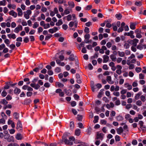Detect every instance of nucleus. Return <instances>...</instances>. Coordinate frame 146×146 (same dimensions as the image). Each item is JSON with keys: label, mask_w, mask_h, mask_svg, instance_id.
Here are the masks:
<instances>
[{"label": "nucleus", "mask_w": 146, "mask_h": 146, "mask_svg": "<svg viewBox=\"0 0 146 146\" xmlns=\"http://www.w3.org/2000/svg\"><path fill=\"white\" fill-rule=\"evenodd\" d=\"M84 31L85 33H88L90 32L89 29L88 27H86L85 28Z\"/></svg>", "instance_id": "64"}, {"label": "nucleus", "mask_w": 146, "mask_h": 146, "mask_svg": "<svg viewBox=\"0 0 146 146\" xmlns=\"http://www.w3.org/2000/svg\"><path fill=\"white\" fill-rule=\"evenodd\" d=\"M106 80L110 84H112L114 83V82L112 80L110 76H108L106 77Z\"/></svg>", "instance_id": "7"}, {"label": "nucleus", "mask_w": 146, "mask_h": 146, "mask_svg": "<svg viewBox=\"0 0 146 146\" xmlns=\"http://www.w3.org/2000/svg\"><path fill=\"white\" fill-rule=\"evenodd\" d=\"M142 94V93L141 92H139L138 93L136 94L135 96V99L136 100H138L140 96H141Z\"/></svg>", "instance_id": "12"}, {"label": "nucleus", "mask_w": 146, "mask_h": 146, "mask_svg": "<svg viewBox=\"0 0 146 146\" xmlns=\"http://www.w3.org/2000/svg\"><path fill=\"white\" fill-rule=\"evenodd\" d=\"M17 129L19 131H21L22 130V126L21 122L19 120H18L17 123Z\"/></svg>", "instance_id": "3"}, {"label": "nucleus", "mask_w": 146, "mask_h": 146, "mask_svg": "<svg viewBox=\"0 0 146 146\" xmlns=\"http://www.w3.org/2000/svg\"><path fill=\"white\" fill-rule=\"evenodd\" d=\"M65 17H66L68 21H69L72 20V15H69Z\"/></svg>", "instance_id": "32"}, {"label": "nucleus", "mask_w": 146, "mask_h": 146, "mask_svg": "<svg viewBox=\"0 0 146 146\" xmlns=\"http://www.w3.org/2000/svg\"><path fill=\"white\" fill-rule=\"evenodd\" d=\"M112 44L111 42H108L106 44L107 47L108 48H110L112 46Z\"/></svg>", "instance_id": "36"}, {"label": "nucleus", "mask_w": 146, "mask_h": 146, "mask_svg": "<svg viewBox=\"0 0 146 146\" xmlns=\"http://www.w3.org/2000/svg\"><path fill=\"white\" fill-rule=\"evenodd\" d=\"M18 140H21L22 139V136L20 133H18L15 137Z\"/></svg>", "instance_id": "19"}, {"label": "nucleus", "mask_w": 146, "mask_h": 146, "mask_svg": "<svg viewBox=\"0 0 146 146\" xmlns=\"http://www.w3.org/2000/svg\"><path fill=\"white\" fill-rule=\"evenodd\" d=\"M135 4L137 6H140L142 4L140 1H136L135 2Z\"/></svg>", "instance_id": "54"}, {"label": "nucleus", "mask_w": 146, "mask_h": 146, "mask_svg": "<svg viewBox=\"0 0 146 146\" xmlns=\"http://www.w3.org/2000/svg\"><path fill=\"white\" fill-rule=\"evenodd\" d=\"M5 120L4 118H2L0 119V124H4L5 123Z\"/></svg>", "instance_id": "46"}, {"label": "nucleus", "mask_w": 146, "mask_h": 146, "mask_svg": "<svg viewBox=\"0 0 146 146\" xmlns=\"http://www.w3.org/2000/svg\"><path fill=\"white\" fill-rule=\"evenodd\" d=\"M21 90L17 88H16L14 90V93L16 95L19 94Z\"/></svg>", "instance_id": "15"}, {"label": "nucleus", "mask_w": 146, "mask_h": 146, "mask_svg": "<svg viewBox=\"0 0 146 146\" xmlns=\"http://www.w3.org/2000/svg\"><path fill=\"white\" fill-rule=\"evenodd\" d=\"M131 115L129 114H127L125 115V119L128 120L130 118Z\"/></svg>", "instance_id": "59"}, {"label": "nucleus", "mask_w": 146, "mask_h": 146, "mask_svg": "<svg viewBox=\"0 0 146 146\" xmlns=\"http://www.w3.org/2000/svg\"><path fill=\"white\" fill-rule=\"evenodd\" d=\"M137 49L141 50L143 48V46L142 45L140 44L137 46Z\"/></svg>", "instance_id": "42"}, {"label": "nucleus", "mask_w": 146, "mask_h": 146, "mask_svg": "<svg viewBox=\"0 0 146 146\" xmlns=\"http://www.w3.org/2000/svg\"><path fill=\"white\" fill-rule=\"evenodd\" d=\"M22 26L21 25H19L15 29L14 32L15 33H18L20 31H22Z\"/></svg>", "instance_id": "5"}, {"label": "nucleus", "mask_w": 146, "mask_h": 146, "mask_svg": "<svg viewBox=\"0 0 146 146\" xmlns=\"http://www.w3.org/2000/svg\"><path fill=\"white\" fill-rule=\"evenodd\" d=\"M14 138L13 136H9V138L7 139V141L9 142H10L12 141H14Z\"/></svg>", "instance_id": "23"}, {"label": "nucleus", "mask_w": 146, "mask_h": 146, "mask_svg": "<svg viewBox=\"0 0 146 146\" xmlns=\"http://www.w3.org/2000/svg\"><path fill=\"white\" fill-rule=\"evenodd\" d=\"M112 72L108 71H106L103 74L104 76H108L110 74V73H111Z\"/></svg>", "instance_id": "40"}, {"label": "nucleus", "mask_w": 146, "mask_h": 146, "mask_svg": "<svg viewBox=\"0 0 146 146\" xmlns=\"http://www.w3.org/2000/svg\"><path fill=\"white\" fill-rule=\"evenodd\" d=\"M30 86L34 88L36 90H37L40 87V86L38 84H36L35 83H31L30 84Z\"/></svg>", "instance_id": "6"}, {"label": "nucleus", "mask_w": 146, "mask_h": 146, "mask_svg": "<svg viewBox=\"0 0 146 146\" xmlns=\"http://www.w3.org/2000/svg\"><path fill=\"white\" fill-rule=\"evenodd\" d=\"M4 42L7 45H9L10 44V41L8 39H6L4 40Z\"/></svg>", "instance_id": "57"}, {"label": "nucleus", "mask_w": 146, "mask_h": 146, "mask_svg": "<svg viewBox=\"0 0 146 146\" xmlns=\"http://www.w3.org/2000/svg\"><path fill=\"white\" fill-rule=\"evenodd\" d=\"M80 133V130L79 129H77L75 131V135L77 136L79 135Z\"/></svg>", "instance_id": "28"}, {"label": "nucleus", "mask_w": 146, "mask_h": 146, "mask_svg": "<svg viewBox=\"0 0 146 146\" xmlns=\"http://www.w3.org/2000/svg\"><path fill=\"white\" fill-rule=\"evenodd\" d=\"M116 119L119 121H122L123 119V117L120 115H118L116 117Z\"/></svg>", "instance_id": "33"}, {"label": "nucleus", "mask_w": 146, "mask_h": 146, "mask_svg": "<svg viewBox=\"0 0 146 146\" xmlns=\"http://www.w3.org/2000/svg\"><path fill=\"white\" fill-rule=\"evenodd\" d=\"M110 58L113 61L115 62L116 60V57L113 54L111 55L110 56Z\"/></svg>", "instance_id": "21"}, {"label": "nucleus", "mask_w": 146, "mask_h": 146, "mask_svg": "<svg viewBox=\"0 0 146 146\" xmlns=\"http://www.w3.org/2000/svg\"><path fill=\"white\" fill-rule=\"evenodd\" d=\"M78 22L76 21H75L74 22L71 21L70 22L69 25L70 27H72L74 25L75 28H76L78 25Z\"/></svg>", "instance_id": "4"}, {"label": "nucleus", "mask_w": 146, "mask_h": 146, "mask_svg": "<svg viewBox=\"0 0 146 146\" xmlns=\"http://www.w3.org/2000/svg\"><path fill=\"white\" fill-rule=\"evenodd\" d=\"M104 134L102 133L98 132L96 133V135L95 138L96 139H100L102 140L104 138Z\"/></svg>", "instance_id": "2"}, {"label": "nucleus", "mask_w": 146, "mask_h": 146, "mask_svg": "<svg viewBox=\"0 0 146 146\" xmlns=\"http://www.w3.org/2000/svg\"><path fill=\"white\" fill-rule=\"evenodd\" d=\"M7 146H19V145L16 143H10Z\"/></svg>", "instance_id": "55"}, {"label": "nucleus", "mask_w": 146, "mask_h": 146, "mask_svg": "<svg viewBox=\"0 0 146 146\" xmlns=\"http://www.w3.org/2000/svg\"><path fill=\"white\" fill-rule=\"evenodd\" d=\"M77 119L78 120L80 121H81L82 119V116L81 115H78L77 116Z\"/></svg>", "instance_id": "47"}, {"label": "nucleus", "mask_w": 146, "mask_h": 146, "mask_svg": "<svg viewBox=\"0 0 146 146\" xmlns=\"http://www.w3.org/2000/svg\"><path fill=\"white\" fill-rule=\"evenodd\" d=\"M56 85L58 86V88H62L64 86V85L59 82H56Z\"/></svg>", "instance_id": "18"}, {"label": "nucleus", "mask_w": 146, "mask_h": 146, "mask_svg": "<svg viewBox=\"0 0 146 146\" xmlns=\"http://www.w3.org/2000/svg\"><path fill=\"white\" fill-rule=\"evenodd\" d=\"M124 86L125 88H127L128 90H131L132 88V86L128 83H125L124 84Z\"/></svg>", "instance_id": "8"}, {"label": "nucleus", "mask_w": 146, "mask_h": 146, "mask_svg": "<svg viewBox=\"0 0 146 146\" xmlns=\"http://www.w3.org/2000/svg\"><path fill=\"white\" fill-rule=\"evenodd\" d=\"M39 26V25L38 22H36L34 23V24L33 25V27L34 29H35L38 27Z\"/></svg>", "instance_id": "30"}, {"label": "nucleus", "mask_w": 146, "mask_h": 146, "mask_svg": "<svg viewBox=\"0 0 146 146\" xmlns=\"http://www.w3.org/2000/svg\"><path fill=\"white\" fill-rule=\"evenodd\" d=\"M111 49L112 50L114 51L117 50V48L115 45H113L111 46Z\"/></svg>", "instance_id": "60"}, {"label": "nucleus", "mask_w": 146, "mask_h": 146, "mask_svg": "<svg viewBox=\"0 0 146 146\" xmlns=\"http://www.w3.org/2000/svg\"><path fill=\"white\" fill-rule=\"evenodd\" d=\"M98 119L99 117L98 116H95L94 117V120L93 121L95 123L97 122Z\"/></svg>", "instance_id": "34"}, {"label": "nucleus", "mask_w": 146, "mask_h": 146, "mask_svg": "<svg viewBox=\"0 0 146 146\" xmlns=\"http://www.w3.org/2000/svg\"><path fill=\"white\" fill-rule=\"evenodd\" d=\"M74 127V123L73 121L70 122V127L71 129H73Z\"/></svg>", "instance_id": "56"}, {"label": "nucleus", "mask_w": 146, "mask_h": 146, "mask_svg": "<svg viewBox=\"0 0 146 146\" xmlns=\"http://www.w3.org/2000/svg\"><path fill=\"white\" fill-rule=\"evenodd\" d=\"M68 4L69 6L72 8H74L75 6L74 3L72 1H68Z\"/></svg>", "instance_id": "17"}, {"label": "nucleus", "mask_w": 146, "mask_h": 146, "mask_svg": "<svg viewBox=\"0 0 146 146\" xmlns=\"http://www.w3.org/2000/svg\"><path fill=\"white\" fill-rule=\"evenodd\" d=\"M50 27V25L49 23L45 24L44 27V29H46Z\"/></svg>", "instance_id": "38"}, {"label": "nucleus", "mask_w": 146, "mask_h": 146, "mask_svg": "<svg viewBox=\"0 0 146 146\" xmlns=\"http://www.w3.org/2000/svg\"><path fill=\"white\" fill-rule=\"evenodd\" d=\"M76 58V56H75L73 54H72L70 55L68 59L70 61H73Z\"/></svg>", "instance_id": "16"}, {"label": "nucleus", "mask_w": 146, "mask_h": 146, "mask_svg": "<svg viewBox=\"0 0 146 146\" xmlns=\"http://www.w3.org/2000/svg\"><path fill=\"white\" fill-rule=\"evenodd\" d=\"M5 46L4 44L0 45V50H2L3 48H5Z\"/></svg>", "instance_id": "53"}, {"label": "nucleus", "mask_w": 146, "mask_h": 146, "mask_svg": "<svg viewBox=\"0 0 146 146\" xmlns=\"http://www.w3.org/2000/svg\"><path fill=\"white\" fill-rule=\"evenodd\" d=\"M121 40L119 36L117 37L115 39V42H119Z\"/></svg>", "instance_id": "58"}, {"label": "nucleus", "mask_w": 146, "mask_h": 146, "mask_svg": "<svg viewBox=\"0 0 146 146\" xmlns=\"http://www.w3.org/2000/svg\"><path fill=\"white\" fill-rule=\"evenodd\" d=\"M13 116L14 118L16 119H17L19 117V114L17 113V112L14 113L13 114Z\"/></svg>", "instance_id": "24"}, {"label": "nucleus", "mask_w": 146, "mask_h": 146, "mask_svg": "<svg viewBox=\"0 0 146 146\" xmlns=\"http://www.w3.org/2000/svg\"><path fill=\"white\" fill-rule=\"evenodd\" d=\"M105 22L106 23V27L107 28H110L111 27V25L109 22L108 21H105Z\"/></svg>", "instance_id": "31"}, {"label": "nucleus", "mask_w": 146, "mask_h": 146, "mask_svg": "<svg viewBox=\"0 0 146 146\" xmlns=\"http://www.w3.org/2000/svg\"><path fill=\"white\" fill-rule=\"evenodd\" d=\"M17 11L18 12V15L19 16H22L23 15L22 11L20 8H18L17 9Z\"/></svg>", "instance_id": "14"}, {"label": "nucleus", "mask_w": 146, "mask_h": 146, "mask_svg": "<svg viewBox=\"0 0 146 146\" xmlns=\"http://www.w3.org/2000/svg\"><path fill=\"white\" fill-rule=\"evenodd\" d=\"M84 37L85 39L88 40L90 38V35L88 34H87L85 35Z\"/></svg>", "instance_id": "51"}, {"label": "nucleus", "mask_w": 146, "mask_h": 146, "mask_svg": "<svg viewBox=\"0 0 146 146\" xmlns=\"http://www.w3.org/2000/svg\"><path fill=\"white\" fill-rule=\"evenodd\" d=\"M142 103L141 102L140 100H138L136 102V105L139 106H141L142 105Z\"/></svg>", "instance_id": "45"}, {"label": "nucleus", "mask_w": 146, "mask_h": 146, "mask_svg": "<svg viewBox=\"0 0 146 146\" xmlns=\"http://www.w3.org/2000/svg\"><path fill=\"white\" fill-rule=\"evenodd\" d=\"M103 62L104 63L107 62L109 59V57L106 55H104L103 56Z\"/></svg>", "instance_id": "11"}, {"label": "nucleus", "mask_w": 146, "mask_h": 146, "mask_svg": "<svg viewBox=\"0 0 146 146\" xmlns=\"http://www.w3.org/2000/svg\"><path fill=\"white\" fill-rule=\"evenodd\" d=\"M135 24L133 23H131L130 26L131 29L132 30L134 29H135Z\"/></svg>", "instance_id": "25"}, {"label": "nucleus", "mask_w": 146, "mask_h": 146, "mask_svg": "<svg viewBox=\"0 0 146 146\" xmlns=\"http://www.w3.org/2000/svg\"><path fill=\"white\" fill-rule=\"evenodd\" d=\"M1 26L2 28H5L6 26V23L4 22L1 23Z\"/></svg>", "instance_id": "49"}, {"label": "nucleus", "mask_w": 146, "mask_h": 146, "mask_svg": "<svg viewBox=\"0 0 146 146\" xmlns=\"http://www.w3.org/2000/svg\"><path fill=\"white\" fill-rule=\"evenodd\" d=\"M63 23L62 20V19H60L58 20V22L56 23V25L57 26H59L62 24Z\"/></svg>", "instance_id": "26"}, {"label": "nucleus", "mask_w": 146, "mask_h": 146, "mask_svg": "<svg viewBox=\"0 0 146 146\" xmlns=\"http://www.w3.org/2000/svg\"><path fill=\"white\" fill-rule=\"evenodd\" d=\"M16 26V23L14 22H13L11 23V27L12 28H14Z\"/></svg>", "instance_id": "62"}, {"label": "nucleus", "mask_w": 146, "mask_h": 146, "mask_svg": "<svg viewBox=\"0 0 146 146\" xmlns=\"http://www.w3.org/2000/svg\"><path fill=\"white\" fill-rule=\"evenodd\" d=\"M62 27L64 30H66L68 28V26L67 25L63 24L62 25Z\"/></svg>", "instance_id": "50"}, {"label": "nucleus", "mask_w": 146, "mask_h": 146, "mask_svg": "<svg viewBox=\"0 0 146 146\" xmlns=\"http://www.w3.org/2000/svg\"><path fill=\"white\" fill-rule=\"evenodd\" d=\"M67 135L66 133H64L62 137V140L64 142L65 144L71 145L73 144V142L71 141L72 140L71 139H70V140H69L66 138V136Z\"/></svg>", "instance_id": "1"}, {"label": "nucleus", "mask_w": 146, "mask_h": 146, "mask_svg": "<svg viewBox=\"0 0 146 146\" xmlns=\"http://www.w3.org/2000/svg\"><path fill=\"white\" fill-rule=\"evenodd\" d=\"M70 13V12L69 9H68L67 8H66L65 9L64 11V13L65 15H67L69 14Z\"/></svg>", "instance_id": "35"}, {"label": "nucleus", "mask_w": 146, "mask_h": 146, "mask_svg": "<svg viewBox=\"0 0 146 146\" xmlns=\"http://www.w3.org/2000/svg\"><path fill=\"white\" fill-rule=\"evenodd\" d=\"M9 13L10 15H12L15 18L17 17V13L14 12L13 10L11 11Z\"/></svg>", "instance_id": "13"}, {"label": "nucleus", "mask_w": 146, "mask_h": 146, "mask_svg": "<svg viewBox=\"0 0 146 146\" xmlns=\"http://www.w3.org/2000/svg\"><path fill=\"white\" fill-rule=\"evenodd\" d=\"M44 86L46 88H48L50 86V84L48 82H46L44 84Z\"/></svg>", "instance_id": "48"}, {"label": "nucleus", "mask_w": 146, "mask_h": 146, "mask_svg": "<svg viewBox=\"0 0 146 146\" xmlns=\"http://www.w3.org/2000/svg\"><path fill=\"white\" fill-rule=\"evenodd\" d=\"M102 68L103 69L106 70H108L109 69V67L106 64H104L102 66Z\"/></svg>", "instance_id": "41"}, {"label": "nucleus", "mask_w": 146, "mask_h": 146, "mask_svg": "<svg viewBox=\"0 0 146 146\" xmlns=\"http://www.w3.org/2000/svg\"><path fill=\"white\" fill-rule=\"evenodd\" d=\"M32 101L31 99H28L25 100L24 102V104H29Z\"/></svg>", "instance_id": "22"}, {"label": "nucleus", "mask_w": 146, "mask_h": 146, "mask_svg": "<svg viewBox=\"0 0 146 146\" xmlns=\"http://www.w3.org/2000/svg\"><path fill=\"white\" fill-rule=\"evenodd\" d=\"M116 131L117 133L119 135L121 134L123 132V129L121 127H120L119 128L116 129Z\"/></svg>", "instance_id": "10"}, {"label": "nucleus", "mask_w": 146, "mask_h": 146, "mask_svg": "<svg viewBox=\"0 0 146 146\" xmlns=\"http://www.w3.org/2000/svg\"><path fill=\"white\" fill-rule=\"evenodd\" d=\"M115 17L118 20H120L121 19L122 16L121 14L119 13L116 14L115 15Z\"/></svg>", "instance_id": "29"}, {"label": "nucleus", "mask_w": 146, "mask_h": 146, "mask_svg": "<svg viewBox=\"0 0 146 146\" xmlns=\"http://www.w3.org/2000/svg\"><path fill=\"white\" fill-rule=\"evenodd\" d=\"M7 94V93L5 90H3L1 93V95L3 97L5 96Z\"/></svg>", "instance_id": "44"}, {"label": "nucleus", "mask_w": 146, "mask_h": 146, "mask_svg": "<svg viewBox=\"0 0 146 146\" xmlns=\"http://www.w3.org/2000/svg\"><path fill=\"white\" fill-rule=\"evenodd\" d=\"M140 99L143 102H144L146 100L145 97L143 95H141V96Z\"/></svg>", "instance_id": "39"}, {"label": "nucleus", "mask_w": 146, "mask_h": 146, "mask_svg": "<svg viewBox=\"0 0 146 146\" xmlns=\"http://www.w3.org/2000/svg\"><path fill=\"white\" fill-rule=\"evenodd\" d=\"M6 5V1L5 0H3L2 1H0V5L5 6Z\"/></svg>", "instance_id": "37"}, {"label": "nucleus", "mask_w": 146, "mask_h": 146, "mask_svg": "<svg viewBox=\"0 0 146 146\" xmlns=\"http://www.w3.org/2000/svg\"><path fill=\"white\" fill-rule=\"evenodd\" d=\"M92 7V5H87L86 7L85 8V9L86 10H90V9Z\"/></svg>", "instance_id": "61"}, {"label": "nucleus", "mask_w": 146, "mask_h": 146, "mask_svg": "<svg viewBox=\"0 0 146 146\" xmlns=\"http://www.w3.org/2000/svg\"><path fill=\"white\" fill-rule=\"evenodd\" d=\"M141 68L140 67H137L135 69V70L137 72H139L141 70Z\"/></svg>", "instance_id": "63"}, {"label": "nucleus", "mask_w": 146, "mask_h": 146, "mask_svg": "<svg viewBox=\"0 0 146 146\" xmlns=\"http://www.w3.org/2000/svg\"><path fill=\"white\" fill-rule=\"evenodd\" d=\"M69 139H71L72 141H74V143L76 144L80 143L81 141L80 140H75V138L73 136L70 137L69 138Z\"/></svg>", "instance_id": "9"}, {"label": "nucleus", "mask_w": 146, "mask_h": 146, "mask_svg": "<svg viewBox=\"0 0 146 146\" xmlns=\"http://www.w3.org/2000/svg\"><path fill=\"white\" fill-rule=\"evenodd\" d=\"M124 46L125 49H128L130 45L129 43H125L124 45Z\"/></svg>", "instance_id": "43"}, {"label": "nucleus", "mask_w": 146, "mask_h": 146, "mask_svg": "<svg viewBox=\"0 0 146 146\" xmlns=\"http://www.w3.org/2000/svg\"><path fill=\"white\" fill-rule=\"evenodd\" d=\"M117 52L119 55L120 57H123L125 55V53L123 52L118 51Z\"/></svg>", "instance_id": "27"}, {"label": "nucleus", "mask_w": 146, "mask_h": 146, "mask_svg": "<svg viewBox=\"0 0 146 146\" xmlns=\"http://www.w3.org/2000/svg\"><path fill=\"white\" fill-rule=\"evenodd\" d=\"M115 139L116 141H118L120 140V137L118 135H116L115 137Z\"/></svg>", "instance_id": "52"}, {"label": "nucleus", "mask_w": 146, "mask_h": 146, "mask_svg": "<svg viewBox=\"0 0 146 146\" xmlns=\"http://www.w3.org/2000/svg\"><path fill=\"white\" fill-rule=\"evenodd\" d=\"M0 103L4 105H6L8 103V102L5 99L2 100L0 102Z\"/></svg>", "instance_id": "20"}]
</instances>
